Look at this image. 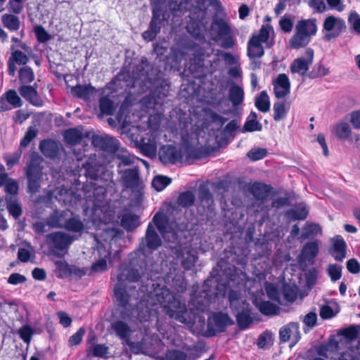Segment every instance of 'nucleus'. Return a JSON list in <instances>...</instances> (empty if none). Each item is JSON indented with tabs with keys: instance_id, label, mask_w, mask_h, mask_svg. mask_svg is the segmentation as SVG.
<instances>
[{
	"instance_id": "27",
	"label": "nucleus",
	"mask_w": 360,
	"mask_h": 360,
	"mask_svg": "<svg viewBox=\"0 0 360 360\" xmlns=\"http://www.w3.org/2000/svg\"><path fill=\"white\" fill-rule=\"evenodd\" d=\"M41 153L50 158H56L60 150V146L58 143L51 140H44L41 141L39 146Z\"/></svg>"
},
{
	"instance_id": "3",
	"label": "nucleus",
	"mask_w": 360,
	"mask_h": 360,
	"mask_svg": "<svg viewBox=\"0 0 360 360\" xmlns=\"http://www.w3.org/2000/svg\"><path fill=\"white\" fill-rule=\"evenodd\" d=\"M141 278L139 270L130 266H121L117 275V283L114 288V294L119 306L127 311H131L134 305L132 303L133 295L127 292V283L139 282Z\"/></svg>"
},
{
	"instance_id": "24",
	"label": "nucleus",
	"mask_w": 360,
	"mask_h": 360,
	"mask_svg": "<svg viewBox=\"0 0 360 360\" xmlns=\"http://www.w3.org/2000/svg\"><path fill=\"white\" fill-rule=\"evenodd\" d=\"M311 41V38L305 35L299 27H295V33L289 41L290 48L297 49L304 47Z\"/></svg>"
},
{
	"instance_id": "40",
	"label": "nucleus",
	"mask_w": 360,
	"mask_h": 360,
	"mask_svg": "<svg viewBox=\"0 0 360 360\" xmlns=\"http://www.w3.org/2000/svg\"><path fill=\"white\" fill-rule=\"evenodd\" d=\"M195 195L192 191H187L179 194L177 203L183 207H189L192 206L195 202Z\"/></svg>"
},
{
	"instance_id": "42",
	"label": "nucleus",
	"mask_w": 360,
	"mask_h": 360,
	"mask_svg": "<svg viewBox=\"0 0 360 360\" xmlns=\"http://www.w3.org/2000/svg\"><path fill=\"white\" fill-rule=\"evenodd\" d=\"M321 233V228L317 224H306L303 227L301 237L303 239Z\"/></svg>"
},
{
	"instance_id": "1",
	"label": "nucleus",
	"mask_w": 360,
	"mask_h": 360,
	"mask_svg": "<svg viewBox=\"0 0 360 360\" xmlns=\"http://www.w3.org/2000/svg\"><path fill=\"white\" fill-rule=\"evenodd\" d=\"M208 292L206 290L200 292V297L193 295L190 302V308L188 309L184 303L181 302L167 288H155L153 291H149L148 286H142L140 292H137L136 300L139 297L141 299L136 309H131L132 312L127 314L125 316L134 315L136 313V317L141 322L149 320L152 314V308L157 304H160L162 311L171 319L186 324H193L196 318V312L204 311L207 309L210 303Z\"/></svg>"
},
{
	"instance_id": "35",
	"label": "nucleus",
	"mask_w": 360,
	"mask_h": 360,
	"mask_svg": "<svg viewBox=\"0 0 360 360\" xmlns=\"http://www.w3.org/2000/svg\"><path fill=\"white\" fill-rule=\"evenodd\" d=\"M347 245L342 238L337 237L333 242V257L337 261H342L346 256Z\"/></svg>"
},
{
	"instance_id": "50",
	"label": "nucleus",
	"mask_w": 360,
	"mask_h": 360,
	"mask_svg": "<svg viewBox=\"0 0 360 360\" xmlns=\"http://www.w3.org/2000/svg\"><path fill=\"white\" fill-rule=\"evenodd\" d=\"M99 107L102 113L110 115L114 110V103L108 97H102L99 101Z\"/></svg>"
},
{
	"instance_id": "37",
	"label": "nucleus",
	"mask_w": 360,
	"mask_h": 360,
	"mask_svg": "<svg viewBox=\"0 0 360 360\" xmlns=\"http://www.w3.org/2000/svg\"><path fill=\"white\" fill-rule=\"evenodd\" d=\"M236 320L240 329L247 328L252 323L248 307H243L241 311L236 313Z\"/></svg>"
},
{
	"instance_id": "46",
	"label": "nucleus",
	"mask_w": 360,
	"mask_h": 360,
	"mask_svg": "<svg viewBox=\"0 0 360 360\" xmlns=\"http://www.w3.org/2000/svg\"><path fill=\"white\" fill-rule=\"evenodd\" d=\"M167 360H193L185 352L179 349H168L166 352Z\"/></svg>"
},
{
	"instance_id": "41",
	"label": "nucleus",
	"mask_w": 360,
	"mask_h": 360,
	"mask_svg": "<svg viewBox=\"0 0 360 360\" xmlns=\"http://www.w3.org/2000/svg\"><path fill=\"white\" fill-rule=\"evenodd\" d=\"M259 311L264 315L276 314L279 310L278 307L269 301H262L257 304Z\"/></svg>"
},
{
	"instance_id": "57",
	"label": "nucleus",
	"mask_w": 360,
	"mask_h": 360,
	"mask_svg": "<svg viewBox=\"0 0 360 360\" xmlns=\"http://www.w3.org/2000/svg\"><path fill=\"white\" fill-rule=\"evenodd\" d=\"M6 7L11 13L18 15L24 8L23 0H9Z\"/></svg>"
},
{
	"instance_id": "54",
	"label": "nucleus",
	"mask_w": 360,
	"mask_h": 360,
	"mask_svg": "<svg viewBox=\"0 0 360 360\" xmlns=\"http://www.w3.org/2000/svg\"><path fill=\"white\" fill-rule=\"evenodd\" d=\"M197 257L190 251L182 255L181 264L184 269L189 270L196 262Z\"/></svg>"
},
{
	"instance_id": "63",
	"label": "nucleus",
	"mask_w": 360,
	"mask_h": 360,
	"mask_svg": "<svg viewBox=\"0 0 360 360\" xmlns=\"http://www.w3.org/2000/svg\"><path fill=\"white\" fill-rule=\"evenodd\" d=\"M285 107L283 102H276L274 104V119L276 121L282 120L285 116Z\"/></svg>"
},
{
	"instance_id": "18",
	"label": "nucleus",
	"mask_w": 360,
	"mask_h": 360,
	"mask_svg": "<svg viewBox=\"0 0 360 360\" xmlns=\"http://www.w3.org/2000/svg\"><path fill=\"white\" fill-rule=\"evenodd\" d=\"M279 338L281 342H285L292 339L297 342L300 338V333L299 330V324L292 322L280 329Z\"/></svg>"
},
{
	"instance_id": "64",
	"label": "nucleus",
	"mask_w": 360,
	"mask_h": 360,
	"mask_svg": "<svg viewBox=\"0 0 360 360\" xmlns=\"http://www.w3.org/2000/svg\"><path fill=\"white\" fill-rule=\"evenodd\" d=\"M126 344L129 346L131 351L136 354H144L146 350V345L143 341L133 342L129 340Z\"/></svg>"
},
{
	"instance_id": "47",
	"label": "nucleus",
	"mask_w": 360,
	"mask_h": 360,
	"mask_svg": "<svg viewBox=\"0 0 360 360\" xmlns=\"http://www.w3.org/2000/svg\"><path fill=\"white\" fill-rule=\"evenodd\" d=\"M45 121L42 115L35 116L25 135H37L39 132L41 124Z\"/></svg>"
},
{
	"instance_id": "43",
	"label": "nucleus",
	"mask_w": 360,
	"mask_h": 360,
	"mask_svg": "<svg viewBox=\"0 0 360 360\" xmlns=\"http://www.w3.org/2000/svg\"><path fill=\"white\" fill-rule=\"evenodd\" d=\"M191 0H169V8L173 12H183L188 8Z\"/></svg>"
},
{
	"instance_id": "59",
	"label": "nucleus",
	"mask_w": 360,
	"mask_h": 360,
	"mask_svg": "<svg viewBox=\"0 0 360 360\" xmlns=\"http://www.w3.org/2000/svg\"><path fill=\"white\" fill-rule=\"evenodd\" d=\"M272 27L268 25L262 26L258 35H253L251 38H257L260 43H265L268 41Z\"/></svg>"
},
{
	"instance_id": "13",
	"label": "nucleus",
	"mask_w": 360,
	"mask_h": 360,
	"mask_svg": "<svg viewBox=\"0 0 360 360\" xmlns=\"http://www.w3.org/2000/svg\"><path fill=\"white\" fill-rule=\"evenodd\" d=\"M47 243L59 251L67 250L74 240L70 235L58 231L46 235Z\"/></svg>"
},
{
	"instance_id": "23",
	"label": "nucleus",
	"mask_w": 360,
	"mask_h": 360,
	"mask_svg": "<svg viewBox=\"0 0 360 360\" xmlns=\"http://www.w3.org/2000/svg\"><path fill=\"white\" fill-rule=\"evenodd\" d=\"M111 328L120 339L125 343L129 340L132 330L129 326L123 321H115L111 323Z\"/></svg>"
},
{
	"instance_id": "32",
	"label": "nucleus",
	"mask_w": 360,
	"mask_h": 360,
	"mask_svg": "<svg viewBox=\"0 0 360 360\" xmlns=\"http://www.w3.org/2000/svg\"><path fill=\"white\" fill-rule=\"evenodd\" d=\"M139 225V218L137 215L127 212L124 213L121 219V226L127 231L137 228Z\"/></svg>"
},
{
	"instance_id": "55",
	"label": "nucleus",
	"mask_w": 360,
	"mask_h": 360,
	"mask_svg": "<svg viewBox=\"0 0 360 360\" xmlns=\"http://www.w3.org/2000/svg\"><path fill=\"white\" fill-rule=\"evenodd\" d=\"M327 272L333 282H335L341 278L342 266L334 264H329L327 268Z\"/></svg>"
},
{
	"instance_id": "15",
	"label": "nucleus",
	"mask_w": 360,
	"mask_h": 360,
	"mask_svg": "<svg viewBox=\"0 0 360 360\" xmlns=\"http://www.w3.org/2000/svg\"><path fill=\"white\" fill-rule=\"evenodd\" d=\"M91 142L96 148L109 153H115L118 149L120 143L112 136H91Z\"/></svg>"
},
{
	"instance_id": "28",
	"label": "nucleus",
	"mask_w": 360,
	"mask_h": 360,
	"mask_svg": "<svg viewBox=\"0 0 360 360\" xmlns=\"http://www.w3.org/2000/svg\"><path fill=\"white\" fill-rule=\"evenodd\" d=\"M264 53L262 43L257 38H250L248 43V56L250 58H261Z\"/></svg>"
},
{
	"instance_id": "39",
	"label": "nucleus",
	"mask_w": 360,
	"mask_h": 360,
	"mask_svg": "<svg viewBox=\"0 0 360 360\" xmlns=\"http://www.w3.org/2000/svg\"><path fill=\"white\" fill-rule=\"evenodd\" d=\"M255 105L259 110L266 112L270 108V101L267 93L265 91H262L256 98Z\"/></svg>"
},
{
	"instance_id": "31",
	"label": "nucleus",
	"mask_w": 360,
	"mask_h": 360,
	"mask_svg": "<svg viewBox=\"0 0 360 360\" xmlns=\"http://www.w3.org/2000/svg\"><path fill=\"white\" fill-rule=\"evenodd\" d=\"M286 217L292 221L304 220L308 215V210L303 204H300L295 208L288 210L285 213Z\"/></svg>"
},
{
	"instance_id": "16",
	"label": "nucleus",
	"mask_w": 360,
	"mask_h": 360,
	"mask_svg": "<svg viewBox=\"0 0 360 360\" xmlns=\"http://www.w3.org/2000/svg\"><path fill=\"white\" fill-rule=\"evenodd\" d=\"M319 253V242L317 240L307 243L302 248L299 256V262L301 265L309 263L313 264L314 258Z\"/></svg>"
},
{
	"instance_id": "36",
	"label": "nucleus",
	"mask_w": 360,
	"mask_h": 360,
	"mask_svg": "<svg viewBox=\"0 0 360 360\" xmlns=\"http://www.w3.org/2000/svg\"><path fill=\"white\" fill-rule=\"evenodd\" d=\"M227 118L219 115L212 110L206 111V122L214 125L217 130L221 129Z\"/></svg>"
},
{
	"instance_id": "62",
	"label": "nucleus",
	"mask_w": 360,
	"mask_h": 360,
	"mask_svg": "<svg viewBox=\"0 0 360 360\" xmlns=\"http://www.w3.org/2000/svg\"><path fill=\"white\" fill-rule=\"evenodd\" d=\"M153 222L161 233H163L166 229L167 219L166 217L162 213L155 214Z\"/></svg>"
},
{
	"instance_id": "61",
	"label": "nucleus",
	"mask_w": 360,
	"mask_h": 360,
	"mask_svg": "<svg viewBox=\"0 0 360 360\" xmlns=\"http://www.w3.org/2000/svg\"><path fill=\"white\" fill-rule=\"evenodd\" d=\"M334 132L336 135H349L351 127L346 120H342L334 127Z\"/></svg>"
},
{
	"instance_id": "5",
	"label": "nucleus",
	"mask_w": 360,
	"mask_h": 360,
	"mask_svg": "<svg viewBox=\"0 0 360 360\" xmlns=\"http://www.w3.org/2000/svg\"><path fill=\"white\" fill-rule=\"evenodd\" d=\"M41 158L35 152L30 155V161L27 163L26 175L28 179V188L31 193H36L40 187L42 176Z\"/></svg>"
},
{
	"instance_id": "34",
	"label": "nucleus",
	"mask_w": 360,
	"mask_h": 360,
	"mask_svg": "<svg viewBox=\"0 0 360 360\" xmlns=\"http://www.w3.org/2000/svg\"><path fill=\"white\" fill-rule=\"evenodd\" d=\"M229 97L233 107L240 105L244 100L243 88L236 84L231 86L229 89Z\"/></svg>"
},
{
	"instance_id": "17",
	"label": "nucleus",
	"mask_w": 360,
	"mask_h": 360,
	"mask_svg": "<svg viewBox=\"0 0 360 360\" xmlns=\"http://www.w3.org/2000/svg\"><path fill=\"white\" fill-rule=\"evenodd\" d=\"M119 174H121V181L125 188H134L139 186L140 183L139 167L119 171Z\"/></svg>"
},
{
	"instance_id": "38",
	"label": "nucleus",
	"mask_w": 360,
	"mask_h": 360,
	"mask_svg": "<svg viewBox=\"0 0 360 360\" xmlns=\"http://www.w3.org/2000/svg\"><path fill=\"white\" fill-rule=\"evenodd\" d=\"M93 91L94 88L91 86L77 85L71 89V94L77 98L87 99Z\"/></svg>"
},
{
	"instance_id": "58",
	"label": "nucleus",
	"mask_w": 360,
	"mask_h": 360,
	"mask_svg": "<svg viewBox=\"0 0 360 360\" xmlns=\"http://www.w3.org/2000/svg\"><path fill=\"white\" fill-rule=\"evenodd\" d=\"M117 158L120 160V162L118 165L119 167H120L122 165L128 166L134 165L135 160H136V157L130 155L127 152H123L122 154H117Z\"/></svg>"
},
{
	"instance_id": "33",
	"label": "nucleus",
	"mask_w": 360,
	"mask_h": 360,
	"mask_svg": "<svg viewBox=\"0 0 360 360\" xmlns=\"http://www.w3.org/2000/svg\"><path fill=\"white\" fill-rule=\"evenodd\" d=\"M198 199L204 208L211 209L214 200L210 190L205 186H200L198 189Z\"/></svg>"
},
{
	"instance_id": "26",
	"label": "nucleus",
	"mask_w": 360,
	"mask_h": 360,
	"mask_svg": "<svg viewBox=\"0 0 360 360\" xmlns=\"http://www.w3.org/2000/svg\"><path fill=\"white\" fill-rule=\"evenodd\" d=\"M295 27H299L305 35L311 38L317 32L316 20L311 18L299 20Z\"/></svg>"
},
{
	"instance_id": "49",
	"label": "nucleus",
	"mask_w": 360,
	"mask_h": 360,
	"mask_svg": "<svg viewBox=\"0 0 360 360\" xmlns=\"http://www.w3.org/2000/svg\"><path fill=\"white\" fill-rule=\"evenodd\" d=\"M339 360H360V343L355 348L340 354Z\"/></svg>"
},
{
	"instance_id": "4",
	"label": "nucleus",
	"mask_w": 360,
	"mask_h": 360,
	"mask_svg": "<svg viewBox=\"0 0 360 360\" xmlns=\"http://www.w3.org/2000/svg\"><path fill=\"white\" fill-rule=\"evenodd\" d=\"M210 36L213 41L225 49H231L236 44L231 27L221 18H216L212 22Z\"/></svg>"
},
{
	"instance_id": "48",
	"label": "nucleus",
	"mask_w": 360,
	"mask_h": 360,
	"mask_svg": "<svg viewBox=\"0 0 360 360\" xmlns=\"http://www.w3.org/2000/svg\"><path fill=\"white\" fill-rule=\"evenodd\" d=\"M7 201V210L11 215H12L15 219H18L22 214V208L20 204L15 200L11 199Z\"/></svg>"
},
{
	"instance_id": "53",
	"label": "nucleus",
	"mask_w": 360,
	"mask_h": 360,
	"mask_svg": "<svg viewBox=\"0 0 360 360\" xmlns=\"http://www.w3.org/2000/svg\"><path fill=\"white\" fill-rule=\"evenodd\" d=\"M329 74L328 68H326L323 65L318 63L314 65L313 70L309 72V77L314 79L322 77Z\"/></svg>"
},
{
	"instance_id": "21",
	"label": "nucleus",
	"mask_w": 360,
	"mask_h": 360,
	"mask_svg": "<svg viewBox=\"0 0 360 360\" xmlns=\"http://www.w3.org/2000/svg\"><path fill=\"white\" fill-rule=\"evenodd\" d=\"M70 214L68 210H56L46 218V223L51 228H64Z\"/></svg>"
},
{
	"instance_id": "14",
	"label": "nucleus",
	"mask_w": 360,
	"mask_h": 360,
	"mask_svg": "<svg viewBox=\"0 0 360 360\" xmlns=\"http://www.w3.org/2000/svg\"><path fill=\"white\" fill-rule=\"evenodd\" d=\"M22 105V101L13 89L6 91L0 96V112L8 111Z\"/></svg>"
},
{
	"instance_id": "12",
	"label": "nucleus",
	"mask_w": 360,
	"mask_h": 360,
	"mask_svg": "<svg viewBox=\"0 0 360 360\" xmlns=\"http://www.w3.org/2000/svg\"><path fill=\"white\" fill-rule=\"evenodd\" d=\"M158 157L160 161L165 165L184 161L180 149H177L172 145L161 146L158 151Z\"/></svg>"
},
{
	"instance_id": "6",
	"label": "nucleus",
	"mask_w": 360,
	"mask_h": 360,
	"mask_svg": "<svg viewBox=\"0 0 360 360\" xmlns=\"http://www.w3.org/2000/svg\"><path fill=\"white\" fill-rule=\"evenodd\" d=\"M158 136H130L131 145L140 153L149 158H154L160 143Z\"/></svg>"
},
{
	"instance_id": "20",
	"label": "nucleus",
	"mask_w": 360,
	"mask_h": 360,
	"mask_svg": "<svg viewBox=\"0 0 360 360\" xmlns=\"http://www.w3.org/2000/svg\"><path fill=\"white\" fill-rule=\"evenodd\" d=\"M19 93L26 101L32 105L41 107L44 105V102L37 91L32 86L23 85L18 89Z\"/></svg>"
},
{
	"instance_id": "2",
	"label": "nucleus",
	"mask_w": 360,
	"mask_h": 360,
	"mask_svg": "<svg viewBox=\"0 0 360 360\" xmlns=\"http://www.w3.org/2000/svg\"><path fill=\"white\" fill-rule=\"evenodd\" d=\"M231 136H181L179 149L184 162L191 164L213 155L220 148L226 147Z\"/></svg>"
},
{
	"instance_id": "52",
	"label": "nucleus",
	"mask_w": 360,
	"mask_h": 360,
	"mask_svg": "<svg viewBox=\"0 0 360 360\" xmlns=\"http://www.w3.org/2000/svg\"><path fill=\"white\" fill-rule=\"evenodd\" d=\"M19 79L22 83H30L34 79V75L31 68L23 67L19 70Z\"/></svg>"
},
{
	"instance_id": "60",
	"label": "nucleus",
	"mask_w": 360,
	"mask_h": 360,
	"mask_svg": "<svg viewBox=\"0 0 360 360\" xmlns=\"http://www.w3.org/2000/svg\"><path fill=\"white\" fill-rule=\"evenodd\" d=\"M348 23L356 33L360 34V15L355 11L350 12Z\"/></svg>"
},
{
	"instance_id": "56",
	"label": "nucleus",
	"mask_w": 360,
	"mask_h": 360,
	"mask_svg": "<svg viewBox=\"0 0 360 360\" xmlns=\"http://www.w3.org/2000/svg\"><path fill=\"white\" fill-rule=\"evenodd\" d=\"M267 151L265 148H255L251 149L247 156L252 161L259 160L266 156Z\"/></svg>"
},
{
	"instance_id": "29",
	"label": "nucleus",
	"mask_w": 360,
	"mask_h": 360,
	"mask_svg": "<svg viewBox=\"0 0 360 360\" xmlns=\"http://www.w3.org/2000/svg\"><path fill=\"white\" fill-rule=\"evenodd\" d=\"M165 20V14L158 6L153 10V17L150 22L149 29L157 34L160 32L162 22Z\"/></svg>"
},
{
	"instance_id": "44",
	"label": "nucleus",
	"mask_w": 360,
	"mask_h": 360,
	"mask_svg": "<svg viewBox=\"0 0 360 360\" xmlns=\"http://www.w3.org/2000/svg\"><path fill=\"white\" fill-rule=\"evenodd\" d=\"M64 229L72 232H79L84 229V224L77 217L68 218Z\"/></svg>"
},
{
	"instance_id": "25",
	"label": "nucleus",
	"mask_w": 360,
	"mask_h": 360,
	"mask_svg": "<svg viewBox=\"0 0 360 360\" xmlns=\"http://www.w3.org/2000/svg\"><path fill=\"white\" fill-rule=\"evenodd\" d=\"M1 21L3 26L10 32H17L20 27L19 17L11 12L2 15Z\"/></svg>"
},
{
	"instance_id": "11",
	"label": "nucleus",
	"mask_w": 360,
	"mask_h": 360,
	"mask_svg": "<svg viewBox=\"0 0 360 360\" xmlns=\"http://www.w3.org/2000/svg\"><path fill=\"white\" fill-rule=\"evenodd\" d=\"M249 191L253 195L254 198L259 201L257 205L259 209H257V211H269V207L264 205V204L269 195V186L262 183L255 182L250 186Z\"/></svg>"
},
{
	"instance_id": "9",
	"label": "nucleus",
	"mask_w": 360,
	"mask_h": 360,
	"mask_svg": "<svg viewBox=\"0 0 360 360\" xmlns=\"http://www.w3.org/2000/svg\"><path fill=\"white\" fill-rule=\"evenodd\" d=\"M323 30L327 32L325 39L328 41L340 35L346 29L345 21L340 18L329 15L323 21Z\"/></svg>"
},
{
	"instance_id": "30",
	"label": "nucleus",
	"mask_w": 360,
	"mask_h": 360,
	"mask_svg": "<svg viewBox=\"0 0 360 360\" xmlns=\"http://www.w3.org/2000/svg\"><path fill=\"white\" fill-rule=\"evenodd\" d=\"M262 124L257 120V115L252 111L248 116L243 129L240 131L242 133L252 132L255 131H261Z\"/></svg>"
},
{
	"instance_id": "45",
	"label": "nucleus",
	"mask_w": 360,
	"mask_h": 360,
	"mask_svg": "<svg viewBox=\"0 0 360 360\" xmlns=\"http://www.w3.org/2000/svg\"><path fill=\"white\" fill-rule=\"evenodd\" d=\"M22 155V150L18 149L11 154H6L4 155V160L5 161L6 166L8 169H11L15 165L19 163Z\"/></svg>"
},
{
	"instance_id": "22",
	"label": "nucleus",
	"mask_w": 360,
	"mask_h": 360,
	"mask_svg": "<svg viewBox=\"0 0 360 360\" xmlns=\"http://www.w3.org/2000/svg\"><path fill=\"white\" fill-rule=\"evenodd\" d=\"M98 253L100 258L91 266L94 272H103L108 269L107 261L110 258V252L103 246L98 247Z\"/></svg>"
},
{
	"instance_id": "7",
	"label": "nucleus",
	"mask_w": 360,
	"mask_h": 360,
	"mask_svg": "<svg viewBox=\"0 0 360 360\" xmlns=\"http://www.w3.org/2000/svg\"><path fill=\"white\" fill-rule=\"evenodd\" d=\"M161 244V238L156 232L155 226L152 223H149L145 237L142 239L136 254L141 258L142 256L144 257L148 252L151 253L158 249Z\"/></svg>"
},
{
	"instance_id": "8",
	"label": "nucleus",
	"mask_w": 360,
	"mask_h": 360,
	"mask_svg": "<svg viewBox=\"0 0 360 360\" xmlns=\"http://www.w3.org/2000/svg\"><path fill=\"white\" fill-rule=\"evenodd\" d=\"M233 323L229 316L221 311L213 313L207 320V333L214 336L218 333L224 332L227 326Z\"/></svg>"
},
{
	"instance_id": "10",
	"label": "nucleus",
	"mask_w": 360,
	"mask_h": 360,
	"mask_svg": "<svg viewBox=\"0 0 360 360\" xmlns=\"http://www.w3.org/2000/svg\"><path fill=\"white\" fill-rule=\"evenodd\" d=\"M314 50L307 48L305 50L304 56L295 59L290 65V69L292 73H297L301 76L305 75L309 70V66L314 61Z\"/></svg>"
},
{
	"instance_id": "19",
	"label": "nucleus",
	"mask_w": 360,
	"mask_h": 360,
	"mask_svg": "<svg viewBox=\"0 0 360 360\" xmlns=\"http://www.w3.org/2000/svg\"><path fill=\"white\" fill-rule=\"evenodd\" d=\"M290 83L285 74H279L274 82V90L276 98H284L290 93Z\"/></svg>"
},
{
	"instance_id": "51",
	"label": "nucleus",
	"mask_w": 360,
	"mask_h": 360,
	"mask_svg": "<svg viewBox=\"0 0 360 360\" xmlns=\"http://www.w3.org/2000/svg\"><path fill=\"white\" fill-rule=\"evenodd\" d=\"M172 180L170 178L165 176H155L153 181L152 186L153 187L158 191H162L166 186H167Z\"/></svg>"
}]
</instances>
